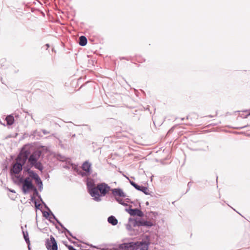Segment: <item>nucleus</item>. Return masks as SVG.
I'll use <instances>...</instances> for the list:
<instances>
[{
	"mask_svg": "<svg viewBox=\"0 0 250 250\" xmlns=\"http://www.w3.org/2000/svg\"><path fill=\"white\" fill-rule=\"evenodd\" d=\"M30 151L22 149L17 156L16 162L13 164L10 169L11 175L13 176L14 174L18 175L23 169V166L26 162Z\"/></svg>",
	"mask_w": 250,
	"mask_h": 250,
	"instance_id": "f257e3e1",
	"label": "nucleus"
},
{
	"mask_svg": "<svg viewBox=\"0 0 250 250\" xmlns=\"http://www.w3.org/2000/svg\"><path fill=\"white\" fill-rule=\"evenodd\" d=\"M110 190V188L105 183L98 184L89 190V194L97 201L101 200L100 196H105Z\"/></svg>",
	"mask_w": 250,
	"mask_h": 250,
	"instance_id": "f03ea898",
	"label": "nucleus"
},
{
	"mask_svg": "<svg viewBox=\"0 0 250 250\" xmlns=\"http://www.w3.org/2000/svg\"><path fill=\"white\" fill-rule=\"evenodd\" d=\"M15 177L18 180L17 182L18 185L22 184L21 189L24 194H27L29 191H31L35 187L29 177L23 178L20 175H15Z\"/></svg>",
	"mask_w": 250,
	"mask_h": 250,
	"instance_id": "7ed1b4c3",
	"label": "nucleus"
},
{
	"mask_svg": "<svg viewBox=\"0 0 250 250\" xmlns=\"http://www.w3.org/2000/svg\"><path fill=\"white\" fill-rule=\"evenodd\" d=\"M127 250H147V245L144 243H129L125 244Z\"/></svg>",
	"mask_w": 250,
	"mask_h": 250,
	"instance_id": "20e7f679",
	"label": "nucleus"
},
{
	"mask_svg": "<svg viewBox=\"0 0 250 250\" xmlns=\"http://www.w3.org/2000/svg\"><path fill=\"white\" fill-rule=\"evenodd\" d=\"M112 193L115 199L120 204L125 205L124 199L126 197L125 193L121 188H114L111 189Z\"/></svg>",
	"mask_w": 250,
	"mask_h": 250,
	"instance_id": "39448f33",
	"label": "nucleus"
},
{
	"mask_svg": "<svg viewBox=\"0 0 250 250\" xmlns=\"http://www.w3.org/2000/svg\"><path fill=\"white\" fill-rule=\"evenodd\" d=\"M41 151H36L31 155L30 153L27 160H28L29 165H27V166H29L30 167H32L33 165H35V163L38 161V159L41 156Z\"/></svg>",
	"mask_w": 250,
	"mask_h": 250,
	"instance_id": "423d86ee",
	"label": "nucleus"
},
{
	"mask_svg": "<svg viewBox=\"0 0 250 250\" xmlns=\"http://www.w3.org/2000/svg\"><path fill=\"white\" fill-rule=\"evenodd\" d=\"M58 250V243L55 239L52 236H51L50 241H48V250Z\"/></svg>",
	"mask_w": 250,
	"mask_h": 250,
	"instance_id": "0eeeda50",
	"label": "nucleus"
},
{
	"mask_svg": "<svg viewBox=\"0 0 250 250\" xmlns=\"http://www.w3.org/2000/svg\"><path fill=\"white\" fill-rule=\"evenodd\" d=\"M30 167L29 166H26L23 167L24 171L27 172L29 174V178L32 179H36L39 175L32 170H30Z\"/></svg>",
	"mask_w": 250,
	"mask_h": 250,
	"instance_id": "6e6552de",
	"label": "nucleus"
},
{
	"mask_svg": "<svg viewBox=\"0 0 250 250\" xmlns=\"http://www.w3.org/2000/svg\"><path fill=\"white\" fill-rule=\"evenodd\" d=\"M128 213L131 216H138L139 217H142L144 215L143 212L137 208L132 209L130 208L127 210Z\"/></svg>",
	"mask_w": 250,
	"mask_h": 250,
	"instance_id": "1a4fd4ad",
	"label": "nucleus"
},
{
	"mask_svg": "<svg viewBox=\"0 0 250 250\" xmlns=\"http://www.w3.org/2000/svg\"><path fill=\"white\" fill-rule=\"evenodd\" d=\"M46 223L45 222H44L43 221H42V222H40L39 223H38L37 222L38 228L43 233L46 232Z\"/></svg>",
	"mask_w": 250,
	"mask_h": 250,
	"instance_id": "9d476101",
	"label": "nucleus"
},
{
	"mask_svg": "<svg viewBox=\"0 0 250 250\" xmlns=\"http://www.w3.org/2000/svg\"><path fill=\"white\" fill-rule=\"evenodd\" d=\"M91 168V165L87 162H85L83 166L82 169L87 173H89Z\"/></svg>",
	"mask_w": 250,
	"mask_h": 250,
	"instance_id": "9b49d317",
	"label": "nucleus"
},
{
	"mask_svg": "<svg viewBox=\"0 0 250 250\" xmlns=\"http://www.w3.org/2000/svg\"><path fill=\"white\" fill-rule=\"evenodd\" d=\"M22 233H23L24 239L26 243L28 244V249L30 250V241H29V237H28V232L27 231L25 232L23 230H22Z\"/></svg>",
	"mask_w": 250,
	"mask_h": 250,
	"instance_id": "f8f14e48",
	"label": "nucleus"
},
{
	"mask_svg": "<svg viewBox=\"0 0 250 250\" xmlns=\"http://www.w3.org/2000/svg\"><path fill=\"white\" fill-rule=\"evenodd\" d=\"M108 221L109 223L111 224L112 225H116L118 224V220L117 219L113 216H111L108 217Z\"/></svg>",
	"mask_w": 250,
	"mask_h": 250,
	"instance_id": "ddd939ff",
	"label": "nucleus"
},
{
	"mask_svg": "<svg viewBox=\"0 0 250 250\" xmlns=\"http://www.w3.org/2000/svg\"><path fill=\"white\" fill-rule=\"evenodd\" d=\"M87 43V39L84 36H81L79 38V44L81 46H84Z\"/></svg>",
	"mask_w": 250,
	"mask_h": 250,
	"instance_id": "4468645a",
	"label": "nucleus"
},
{
	"mask_svg": "<svg viewBox=\"0 0 250 250\" xmlns=\"http://www.w3.org/2000/svg\"><path fill=\"white\" fill-rule=\"evenodd\" d=\"M6 120L8 125H12L14 123V119L12 116L9 115L6 118Z\"/></svg>",
	"mask_w": 250,
	"mask_h": 250,
	"instance_id": "2eb2a0df",
	"label": "nucleus"
},
{
	"mask_svg": "<svg viewBox=\"0 0 250 250\" xmlns=\"http://www.w3.org/2000/svg\"><path fill=\"white\" fill-rule=\"evenodd\" d=\"M139 224L141 226L151 227L153 225V223L151 221H140Z\"/></svg>",
	"mask_w": 250,
	"mask_h": 250,
	"instance_id": "dca6fc26",
	"label": "nucleus"
},
{
	"mask_svg": "<svg viewBox=\"0 0 250 250\" xmlns=\"http://www.w3.org/2000/svg\"><path fill=\"white\" fill-rule=\"evenodd\" d=\"M31 201L35 204L36 208L40 209V207L41 205L37 204V200L36 199V197H34V196H31Z\"/></svg>",
	"mask_w": 250,
	"mask_h": 250,
	"instance_id": "f3484780",
	"label": "nucleus"
},
{
	"mask_svg": "<svg viewBox=\"0 0 250 250\" xmlns=\"http://www.w3.org/2000/svg\"><path fill=\"white\" fill-rule=\"evenodd\" d=\"M33 167H34L35 168L40 170H42V164L38 161L35 163V165H33Z\"/></svg>",
	"mask_w": 250,
	"mask_h": 250,
	"instance_id": "a211bd4d",
	"label": "nucleus"
},
{
	"mask_svg": "<svg viewBox=\"0 0 250 250\" xmlns=\"http://www.w3.org/2000/svg\"><path fill=\"white\" fill-rule=\"evenodd\" d=\"M36 183L39 186L40 189L42 187V182L39 176H38L36 179H35Z\"/></svg>",
	"mask_w": 250,
	"mask_h": 250,
	"instance_id": "6ab92c4d",
	"label": "nucleus"
},
{
	"mask_svg": "<svg viewBox=\"0 0 250 250\" xmlns=\"http://www.w3.org/2000/svg\"><path fill=\"white\" fill-rule=\"evenodd\" d=\"M31 191H33V195L32 196H34V197L39 196V192H38V191L37 190V188L35 187L34 188H33L32 189Z\"/></svg>",
	"mask_w": 250,
	"mask_h": 250,
	"instance_id": "aec40b11",
	"label": "nucleus"
},
{
	"mask_svg": "<svg viewBox=\"0 0 250 250\" xmlns=\"http://www.w3.org/2000/svg\"><path fill=\"white\" fill-rule=\"evenodd\" d=\"M87 188H88V191H89V190H90L91 188H94V187H93V184H92V183H91V182H88V183H87Z\"/></svg>",
	"mask_w": 250,
	"mask_h": 250,
	"instance_id": "412c9836",
	"label": "nucleus"
},
{
	"mask_svg": "<svg viewBox=\"0 0 250 250\" xmlns=\"http://www.w3.org/2000/svg\"><path fill=\"white\" fill-rule=\"evenodd\" d=\"M147 190V188L146 187H145L144 186H141V188H140V191H142L144 192V193H146V191Z\"/></svg>",
	"mask_w": 250,
	"mask_h": 250,
	"instance_id": "4be33fe9",
	"label": "nucleus"
},
{
	"mask_svg": "<svg viewBox=\"0 0 250 250\" xmlns=\"http://www.w3.org/2000/svg\"><path fill=\"white\" fill-rule=\"evenodd\" d=\"M69 250H76L73 246L70 245H66Z\"/></svg>",
	"mask_w": 250,
	"mask_h": 250,
	"instance_id": "5701e85b",
	"label": "nucleus"
},
{
	"mask_svg": "<svg viewBox=\"0 0 250 250\" xmlns=\"http://www.w3.org/2000/svg\"><path fill=\"white\" fill-rule=\"evenodd\" d=\"M42 212L43 217H44L45 219H47V211L44 210Z\"/></svg>",
	"mask_w": 250,
	"mask_h": 250,
	"instance_id": "b1692460",
	"label": "nucleus"
},
{
	"mask_svg": "<svg viewBox=\"0 0 250 250\" xmlns=\"http://www.w3.org/2000/svg\"><path fill=\"white\" fill-rule=\"evenodd\" d=\"M191 116H194V117L195 118H197V115L196 114H194V113H192V114H191L190 115H189L188 117H187V119H188L189 117H190Z\"/></svg>",
	"mask_w": 250,
	"mask_h": 250,
	"instance_id": "393cba45",
	"label": "nucleus"
},
{
	"mask_svg": "<svg viewBox=\"0 0 250 250\" xmlns=\"http://www.w3.org/2000/svg\"><path fill=\"white\" fill-rule=\"evenodd\" d=\"M136 187L135 188L138 190H140V188H141V186L138 185L137 184L136 185Z\"/></svg>",
	"mask_w": 250,
	"mask_h": 250,
	"instance_id": "a878e982",
	"label": "nucleus"
},
{
	"mask_svg": "<svg viewBox=\"0 0 250 250\" xmlns=\"http://www.w3.org/2000/svg\"><path fill=\"white\" fill-rule=\"evenodd\" d=\"M130 183L131 185L133 186L134 188L136 187V185H137V184L135 183L134 182H131Z\"/></svg>",
	"mask_w": 250,
	"mask_h": 250,
	"instance_id": "bb28decb",
	"label": "nucleus"
},
{
	"mask_svg": "<svg viewBox=\"0 0 250 250\" xmlns=\"http://www.w3.org/2000/svg\"><path fill=\"white\" fill-rule=\"evenodd\" d=\"M44 245L46 248H47V239H45V240L44 241Z\"/></svg>",
	"mask_w": 250,
	"mask_h": 250,
	"instance_id": "cd10ccee",
	"label": "nucleus"
},
{
	"mask_svg": "<svg viewBox=\"0 0 250 250\" xmlns=\"http://www.w3.org/2000/svg\"><path fill=\"white\" fill-rule=\"evenodd\" d=\"M60 160L61 161H64V158H63V157H62V158H60Z\"/></svg>",
	"mask_w": 250,
	"mask_h": 250,
	"instance_id": "c85d7f7f",
	"label": "nucleus"
},
{
	"mask_svg": "<svg viewBox=\"0 0 250 250\" xmlns=\"http://www.w3.org/2000/svg\"><path fill=\"white\" fill-rule=\"evenodd\" d=\"M248 114H247V116H250V109L248 111Z\"/></svg>",
	"mask_w": 250,
	"mask_h": 250,
	"instance_id": "c756f323",
	"label": "nucleus"
},
{
	"mask_svg": "<svg viewBox=\"0 0 250 250\" xmlns=\"http://www.w3.org/2000/svg\"><path fill=\"white\" fill-rule=\"evenodd\" d=\"M9 191L12 192H14V193H15V191L14 190H12V189H9Z\"/></svg>",
	"mask_w": 250,
	"mask_h": 250,
	"instance_id": "7c9ffc66",
	"label": "nucleus"
},
{
	"mask_svg": "<svg viewBox=\"0 0 250 250\" xmlns=\"http://www.w3.org/2000/svg\"><path fill=\"white\" fill-rule=\"evenodd\" d=\"M44 206H45V208H47V206H46V205L45 204H44Z\"/></svg>",
	"mask_w": 250,
	"mask_h": 250,
	"instance_id": "2f4dec72",
	"label": "nucleus"
},
{
	"mask_svg": "<svg viewBox=\"0 0 250 250\" xmlns=\"http://www.w3.org/2000/svg\"><path fill=\"white\" fill-rule=\"evenodd\" d=\"M42 15H43V16H45V14H44V13H42Z\"/></svg>",
	"mask_w": 250,
	"mask_h": 250,
	"instance_id": "473e14b6",
	"label": "nucleus"
},
{
	"mask_svg": "<svg viewBox=\"0 0 250 250\" xmlns=\"http://www.w3.org/2000/svg\"><path fill=\"white\" fill-rule=\"evenodd\" d=\"M47 209H48V211H50V210H49V208H47Z\"/></svg>",
	"mask_w": 250,
	"mask_h": 250,
	"instance_id": "72a5a7b5",
	"label": "nucleus"
},
{
	"mask_svg": "<svg viewBox=\"0 0 250 250\" xmlns=\"http://www.w3.org/2000/svg\"><path fill=\"white\" fill-rule=\"evenodd\" d=\"M47 214H48V216H49V212H48L47 213Z\"/></svg>",
	"mask_w": 250,
	"mask_h": 250,
	"instance_id": "f704fd0d",
	"label": "nucleus"
}]
</instances>
